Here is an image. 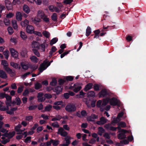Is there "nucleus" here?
Here are the masks:
<instances>
[{"instance_id": "bb28decb", "label": "nucleus", "mask_w": 146, "mask_h": 146, "mask_svg": "<svg viewBox=\"0 0 146 146\" xmlns=\"http://www.w3.org/2000/svg\"><path fill=\"white\" fill-rule=\"evenodd\" d=\"M3 54L4 55L5 58L7 60L9 56V52L7 50H6L3 52Z\"/></svg>"}, {"instance_id": "69168bd1", "label": "nucleus", "mask_w": 146, "mask_h": 146, "mask_svg": "<svg viewBox=\"0 0 146 146\" xmlns=\"http://www.w3.org/2000/svg\"><path fill=\"white\" fill-rule=\"evenodd\" d=\"M30 73H31L29 72H27L23 75L21 77L23 79H25L27 77V76H28Z\"/></svg>"}, {"instance_id": "c85d7f7f", "label": "nucleus", "mask_w": 146, "mask_h": 146, "mask_svg": "<svg viewBox=\"0 0 146 146\" xmlns=\"http://www.w3.org/2000/svg\"><path fill=\"white\" fill-rule=\"evenodd\" d=\"M30 59L32 62L35 63H37L38 61V59L34 56L30 57Z\"/></svg>"}, {"instance_id": "774afa93", "label": "nucleus", "mask_w": 146, "mask_h": 146, "mask_svg": "<svg viewBox=\"0 0 146 146\" xmlns=\"http://www.w3.org/2000/svg\"><path fill=\"white\" fill-rule=\"evenodd\" d=\"M31 137H27L25 140V143H29L31 141Z\"/></svg>"}, {"instance_id": "c03bdc74", "label": "nucleus", "mask_w": 146, "mask_h": 146, "mask_svg": "<svg viewBox=\"0 0 146 146\" xmlns=\"http://www.w3.org/2000/svg\"><path fill=\"white\" fill-rule=\"evenodd\" d=\"M42 34L46 38H48L50 36V33L46 31H43L42 32Z\"/></svg>"}, {"instance_id": "9b49d317", "label": "nucleus", "mask_w": 146, "mask_h": 146, "mask_svg": "<svg viewBox=\"0 0 146 146\" xmlns=\"http://www.w3.org/2000/svg\"><path fill=\"white\" fill-rule=\"evenodd\" d=\"M5 98L6 99V101L5 102V104L7 106L9 107V106H11V97L7 95H6Z\"/></svg>"}, {"instance_id": "473e14b6", "label": "nucleus", "mask_w": 146, "mask_h": 146, "mask_svg": "<svg viewBox=\"0 0 146 146\" xmlns=\"http://www.w3.org/2000/svg\"><path fill=\"white\" fill-rule=\"evenodd\" d=\"M7 30L8 31L9 35H11L14 33V31L11 27L9 26L7 28Z\"/></svg>"}, {"instance_id": "aec40b11", "label": "nucleus", "mask_w": 146, "mask_h": 146, "mask_svg": "<svg viewBox=\"0 0 146 146\" xmlns=\"http://www.w3.org/2000/svg\"><path fill=\"white\" fill-rule=\"evenodd\" d=\"M10 64L11 66L15 68L20 69L21 68L19 64L14 62H11Z\"/></svg>"}, {"instance_id": "79ce46f5", "label": "nucleus", "mask_w": 146, "mask_h": 146, "mask_svg": "<svg viewBox=\"0 0 146 146\" xmlns=\"http://www.w3.org/2000/svg\"><path fill=\"white\" fill-rule=\"evenodd\" d=\"M45 44H42L41 45L40 47H39V49H40V51L44 52L45 51Z\"/></svg>"}, {"instance_id": "7ed1b4c3", "label": "nucleus", "mask_w": 146, "mask_h": 146, "mask_svg": "<svg viewBox=\"0 0 146 146\" xmlns=\"http://www.w3.org/2000/svg\"><path fill=\"white\" fill-rule=\"evenodd\" d=\"M65 109L67 111L70 112L75 111L76 109L74 104L69 103L66 106Z\"/></svg>"}, {"instance_id": "bf43d9fd", "label": "nucleus", "mask_w": 146, "mask_h": 146, "mask_svg": "<svg viewBox=\"0 0 146 146\" xmlns=\"http://www.w3.org/2000/svg\"><path fill=\"white\" fill-rule=\"evenodd\" d=\"M120 143L122 144L126 145V144H128L129 143V142L127 140L125 139V140H123L122 141H120Z\"/></svg>"}, {"instance_id": "f257e3e1", "label": "nucleus", "mask_w": 146, "mask_h": 146, "mask_svg": "<svg viewBox=\"0 0 146 146\" xmlns=\"http://www.w3.org/2000/svg\"><path fill=\"white\" fill-rule=\"evenodd\" d=\"M109 103L111 106H115L117 104L118 101L115 97H113L111 98H106L104 99L103 100L102 106H105Z\"/></svg>"}, {"instance_id": "7c9ffc66", "label": "nucleus", "mask_w": 146, "mask_h": 146, "mask_svg": "<svg viewBox=\"0 0 146 146\" xmlns=\"http://www.w3.org/2000/svg\"><path fill=\"white\" fill-rule=\"evenodd\" d=\"M3 103L0 104V110L1 111H5L9 109V107H6L5 106H2Z\"/></svg>"}, {"instance_id": "13d9d810", "label": "nucleus", "mask_w": 146, "mask_h": 146, "mask_svg": "<svg viewBox=\"0 0 146 146\" xmlns=\"http://www.w3.org/2000/svg\"><path fill=\"white\" fill-rule=\"evenodd\" d=\"M73 139V137H71L70 136H67L66 137L64 138V139L65 141H67L68 142L70 143V140L71 139Z\"/></svg>"}, {"instance_id": "423d86ee", "label": "nucleus", "mask_w": 146, "mask_h": 146, "mask_svg": "<svg viewBox=\"0 0 146 146\" xmlns=\"http://www.w3.org/2000/svg\"><path fill=\"white\" fill-rule=\"evenodd\" d=\"M50 64H48V61L47 60L44 61L43 63L41 64L40 66L39 69L40 72H42L49 66Z\"/></svg>"}, {"instance_id": "864d4df0", "label": "nucleus", "mask_w": 146, "mask_h": 146, "mask_svg": "<svg viewBox=\"0 0 146 146\" xmlns=\"http://www.w3.org/2000/svg\"><path fill=\"white\" fill-rule=\"evenodd\" d=\"M51 125L53 127L56 128H58L59 127L58 123L57 122H55L51 124Z\"/></svg>"}, {"instance_id": "c756f323", "label": "nucleus", "mask_w": 146, "mask_h": 146, "mask_svg": "<svg viewBox=\"0 0 146 146\" xmlns=\"http://www.w3.org/2000/svg\"><path fill=\"white\" fill-rule=\"evenodd\" d=\"M62 90V88L61 87H56L54 90V91L57 94H58L61 92Z\"/></svg>"}, {"instance_id": "e2e57ef3", "label": "nucleus", "mask_w": 146, "mask_h": 146, "mask_svg": "<svg viewBox=\"0 0 146 146\" xmlns=\"http://www.w3.org/2000/svg\"><path fill=\"white\" fill-rule=\"evenodd\" d=\"M52 108V106L51 105H49L46 106L45 108V110L46 111H49Z\"/></svg>"}, {"instance_id": "5701e85b", "label": "nucleus", "mask_w": 146, "mask_h": 146, "mask_svg": "<svg viewBox=\"0 0 146 146\" xmlns=\"http://www.w3.org/2000/svg\"><path fill=\"white\" fill-rule=\"evenodd\" d=\"M98 118V117L97 116L93 114L91 116L88 117L87 118V119L89 121H93L94 119Z\"/></svg>"}, {"instance_id": "8fccbe9b", "label": "nucleus", "mask_w": 146, "mask_h": 146, "mask_svg": "<svg viewBox=\"0 0 146 146\" xmlns=\"http://www.w3.org/2000/svg\"><path fill=\"white\" fill-rule=\"evenodd\" d=\"M57 15L56 13H54L51 16V18L52 20L56 21L57 19Z\"/></svg>"}, {"instance_id": "e433bc0d", "label": "nucleus", "mask_w": 146, "mask_h": 146, "mask_svg": "<svg viewBox=\"0 0 146 146\" xmlns=\"http://www.w3.org/2000/svg\"><path fill=\"white\" fill-rule=\"evenodd\" d=\"M95 92L92 91H90L88 92V97H95Z\"/></svg>"}, {"instance_id": "603ef678", "label": "nucleus", "mask_w": 146, "mask_h": 146, "mask_svg": "<svg viewBox=\"0 0 146 146\" xmlns=\"http://www.w3.org/2000/svg\"><path fill=\"white\" fill-rule=\"evenodd\" d=\"M10 41L16 44L17 42V40L16 38L11 37L10 39Z\"/></svg>"}, {"instance_id": "de8ad7c7", "label": "nucleus", "mask_w": 146, "mask_h": 146, "mask_svg": "<svg viewBox=\"0 0 146 146\" xmlns=\"http://www.w3.org/2000/svg\"><path fill=\"white\" fill-rule=\"evenodd\" d=\"M57 83V81L55 78H53L52 80V81L50 83V84L52 86H55Z\"/></svg>"}, {"instance_id": "4d7b16f0", "label": "nucleus", "mask_w": 146, "mask_h": 146, "mask_svg": "<svg viewBox=\"0 0 146 146\" xmlns=\"http://www.w3.org/2000/svg\"><path fill=\"white\" fill-rule=\"evenodd\" d=\"M66 143H64L65 141H63V143L62 144H60L59 146H68L69 144H70L67 141H65Z\"/></svg>"}, {"instance_id": "37998d69", "label": "nucleus", "mask_w": 146, "mask_h": 146, "mask_svg": "<svg viewBox=\"0 0 146 146\" xmlns=\"http://www.w3.org/2000/svg\"><path fill=\"white\" fill-rule=\"evenodd\" d=\"M14 16V14L12 12H9L6 14V17L7 18H10Z\"/></svg>"}, {"instance_id": "338daca9", "label": "nucleus", "mask_w": 146, "mask_h": 146, "mask_svg": "<svg viewBox=\"0 0 146 146\" xmlns=\"http://www.w3.org/2000/svg\"><path fill=\"white\" fill-rule=\"evenodd\" d=\"M5 6L2 5H0V12L1 13L2 11L5 10Z\"/></svg>"}, {"instance_id": "cd10ccee", "label": "nucleus", "mask_w": 146, "mask_h": 146, "mask_svg": "<svg viewBox=\"0 0 146 146\" xmlns=\"http://www.w3.org/2000/svg\"><path fill=\"white\" fill-rule=\"evenodd\" d=\"M29 23V21L27 19L22 21L20 23V25L22 27H25Z\"/></svg>"}, {"instance_id": "f3484780", "label": "nucleus", "mask_w": 146, "mask_h": 146, "mask_svg": "<svg viewBox=\"0 0 146 146\" xmlns=\"http://www.w3.org/2000/svg\"><path fill=\"white\" fill-rule=\"evenodd\" d=\"M11 23L12 27L13 29L16 31L18 29V26L17 24V21L15 19H13L12 20Z\"/></svg>"}, {"instance_id": "2eb2a0df", "label": "nucleus", "mask_w": 146, "mask_h": 146, "mask_svg": "<svg viewBox=\"0 0 146 146\" xmlns=\"http://www.w3.org/2000/svg\"><path fill=\"white\" fill-rule=\"evenodd\" d=\"M37 97L38 98V100L40 102H42L45 100L44 96H43V94L41 92H40L38 94Z\"/></svg>"}, {"instance_id": "ddd939ff", "label": "nucleus", "mask_w": 146, "mask_h": 146, "mask_svg": "<svg viewBox=\"0 0 146 146\" xmlns=\"http://www.w3.org/2000/svg\"><path fill=\"white\" fill-rule=\"evenodd\" d=\"M34 27L31 25H29L26 27V31L29 33L32 34L34 32Z\"/></svg>"}, {"instance_id": "f03ea898", "label": "nucleus", "mask_w": 146, "mask_h": 146, "mask_svg": "<svg viewBox=\"0 0 146 146\" xmlns=\"http://www.w3.org/2000/svg\"><path fill=\"white\" fill-rule=\"evenodd\" d=\"M1 64L3 66V68L7 72L10 74H13L14 72L12 70L8 67V64L7 61L5 60H2Z\"/></svg>"}, {"instance_id": "f8f14e48", "label": "nucleus", "mask_w": 146, "mask_h": 146, "mask_svg": "<svg viewBox=\"0 0 146 146\" xmlns=\"http://www.w3.org/2000/svg\"><path fill=\"white\" fill-rule=\"evenodd\" d=\"M31 46L33 49H39V43L36 41H33L32 43Z\"/></svg>"}, {"instance_id": "0eeeda50", "label": "nucleus", "mask_w": 146, "mask_h": 146, "mask_svg": "<svg viewBox=\"0 0 146 146\" xmlns=\"http://www.w3.org/2000/svg\"><path fill=\"white\" fill-rule=\"evenodd\" d=\"M9 50L12 57L15 58H18L19 53L17 50L13 48H10Z\"/></svg>"}, {"instance_id": "4c0bfd02", "label": "nucleus", "mask_w": 146, "mask_h": 146, "mask_svg": "<svg viewBox=\"0 0 146 146\" xmlns=\"http://www.w3.org/2000/svg\"><path fill=\"white\" fill-rule=\"evenodd\" d=\"M58 39L56 38H54L51 40L50 42V44L51 45L55 43L58 41Z\"/></svg>"}, {"instance_id": "c9c22d12", "label": "nucleus", "mask_w": 146, "mask_h": 146, "mask_svg": "<svg viewBox=\"0 0 146 146\" xmlns=\"http://www.w3.org/2000/svg\"><path fill=\"white\" fill-rule=\"evenodd\" d=\"M17 109V107H15L12 108L10 110L7 111V113L9 114H12L13 113L14 111H15Z\"/></svg>"}, {"instance_id": "680f3d73", "label": "nucleus", "mask_w": 146, "mask_h": 146, "mask_svg": "<svg viewBox=\"0 0 146 146\" xmlns=\"http://www.w3.org/2000/svg\"><path fill=\"white\" fill-rule=\"evenodd\" d=\"M16 101V104L17 105H20L21 103L20 99L19 98H16L15 99Z\"/></svg>"}, {"instance_id": "a878e982", "label": "nucleus", "mask_w": 146, "mask_h": 146, "mask_svg": "<svg viewBox=\"0 0 146 146\" xmlns=\"http://www.w3.org/2000/svg\"><path fill=\"white\" fill-rule=\"evenodd\" d=\"M20 36L22 39L24 40H26L27 38V36L25 33L22 31L20 32Z\"/></svg>"}, {"instance_id": "6e6552de", "label": "nucleus", "mask_w": 146, "mask_h": 146, "mask_svg": "<svg viewBox=\"0 0 146 146\" xmlns=\"http://www.w3.org/2000/svg\"><path fill=\"white\" fill-rule=\"evenodd\" d=\"M121 133H119L118 135V138L120 139H122L126 137V136L125 134V133L128 132V131L125 130L123 129L121 131Z\"/></svg>"}, {"instance_id": "20e7f679", "label": "nucleus", "mask_w": 146, "mask_h": 146, "mask_svg": "<svg viewBox=\"0 0 146 146\" xmlns=\"http://www.w3.org/2000/svg\"><path fill=\"white\" fill-rule=\"evenodd\" d=\"M82 85V83H76L74 84L72 87L74 89V91L75 93H77L81 89Z\"/></svg>"}, {"instance_id": "f704fd0d", "label": "nucleus", "mask_w": 146, "mask_h": 146, "mask_svg": "<svg viewBox=\"0 0 146 146\" xmlns=\"http://www.w3.org/2000/svg\"><path fill=\"white\" fill-rule=\"evenodd\" d=\"M4 23L6 26H9L10 24V20L7 19H5L3 20Z\"/></svg>"}, {"instance_id": "a19ab883", "label": "nucleus", "mask_w": 146, "mask_h": 146, "mask_svg": "<svg viewBox=\"0 0 146 146\" xmlns=\"http://www.w3.org/2000/svg\"><path fill=\"white\" fill-rule=\"evenodd\" d=\"M91 32L90 28L89 27H88L86 30V35L88 36L90 34Z\"/></svg>"}, {"instance_id": "5fc2aeb1", "label": "nucleus", "mask_w": 146, "mask_h": 146, "mask_svg": "<svg viewBox=\"0 0 146 146\" xmlns=\"http://www.w3.org/2000/svg\"><path fill=\"white\" fill-rule=\"evenodd\" d=\"M15 132L13 131L9 133L8 135V136L10 138L12 137L15 134Z\"/></svg>"}, {"instance_id": "4468645a", "label": "nucleus", "mask_w": 146, "mask_h": 146, "mask_svg": "<svg viewBox=\"0 0 146 146\" xmlns=\"http://www.w3.org/2000/svg\"><path fill=\"white\" fill-rule=\"evenodd\" d=\"M15 17L18 21H21L22 19V15L20 11H17L16 13Z\"/></svg>"}, {"instance_id": "393cba45", "label": "nucleus", "mask_w": 146, "mask_h": 146, "mask_svg": "<svg viewBox=\"0 0 146 146\" xmlns=\"http://www.w3.org/2000/svg\"><path fill=\"white\" fill-rule=\"evenodd\" d=\"M21 65L23 69L24 70H27L29 68L28 64L24 62H21Z\"/></svg>"}, {"instance_id": "9d476101", "label": "nucleus", "mask_w": 146, "mask_h": 146, "mask_svg": "<svg viewBox=\"0 0 146 146\" xmlns=\"http://www.w3.org/2000/svg\"><path fill=\"white\" fill-rule=\"evenodd\" d=\"M38 17H35L31 19L32 21L37 26L39 27V23L41 21V19L38 18Z\"/></svg>"}, {"instance_id": "a211bd4d", "label": "nucleus", "mask_w": 146, "mask_h": 146, "mask_svg": "<svg viewBox=\"0 0 146 146\" xmlns=\"http://www.w3.org/2000/svg\"><path fill=\"white\" fill-rule=\"evenodd\" d=\"M23 10L25 13L27 14H29L31 11L29 7L26 4L24 5L23 6Z\"/></svg>"}, {"instance_id": "58836bf2", "label": "nucleus", "mask_w": 146, "mask_h": 146, "mask_svg": "<svg viewBox=\"0 0 146 146\" xmlns=\"http://www.w3.org/2000/svg\"><path fill=\"white\" fill-rule=\"evenodd\" d=\"M57 49L55 46H52L51 49V50L50 52V56H52V54Z\"/></svg>"}, {"instance_id": "4be33fe9", "label": "nucleus", "mask_w": 146, "mask_h": 146, "mask_svg": "<svg viewBox=\"0 0 146 146\" xmlns=\"http://www.w3.org/2000/svg\"><path fill=\"white\" fill-rule=\"evenodd\" d=\"M93 84L91 83H89L87 84L85 86L84 90L86 92L89 90L93 86Z\"/></svg>"}, {"instance_id": "b1692460", "label": "nucleus", "mask_w": 146, "mask_h": 146, "mask_svg": "<svg viewBox=\"0 0 146 146\" xmlns=\"http://www.w3.org/2000/svg\"><path fill=\"white\" fill-rule=\"evenodd\" d=\"M7 77L6 72L3 70H0V77L2 78H6Z\"/></svg>"}, {"instance_id": "72a5a7b5", "label": "nucleus", "mask_w": 146, "mask_h": 146, "mask_svg": "<svg viewBox=\"0 0 146 146\" xmlns=\"http://www.w3.org/2000/svg\"><path fill=\"white\" fill-rule=\"evenodd\" d=\"M40 18L46 22H48L49 20V19L48 17L47 16L44 14L42 16V17H41Z\"/></svg>"}, {"instance_id": "2f4dec72", "label": "nucleus", "mask_w": 146, "mask_h": 146, "mask_svg": "<svg viewBox=\"0 0 146 146\" xmlns=\"http://www.w3.org/2000/svg\"><path fill=\"white\" fill-rule=\"evenodd\" d=\"M104 132V130L103 128L102 127H99L98 128V134L101 136L102 135L103 133Z\"/></svg>"}, {"instance_id": "39448f33", "label": "nucleus", "mask_w": 146, "mask_h": 146, "mask_svg": "<svg viewBox=\"0 0 146 146\" xmlns=\"http://www.w3.org/2000/svg\"><path fill=\"white\" fill-rule=\"evenodd\" d=\"M4 3L6 8L8 11L13 10V4L9 0H4Z\"/></svg>"}, {"instance_id": "dca6fc26", "label": "nucleus", "mask_w": 146, "mask_h": 146, "mask_svg": "<svg viewBox=\"0 0 146 146\" xmlns=\"http://www.w3.org/2000/svg\"><path fill=\"white\" fill-rule=\"evenodd\" d=\"M107 95V92L105 89H103L99 93V97L100 98L104 97Z\"/></svg>"}, {"instance_id": "09e8293b", "label": "nucleus", "mask_w": 146, "mask_h": 146, "mask_svg": "<svg viewBox=\"0 0 146 146\" xmlns=\"http://www.w3.org/2000/svg\"><path fill=\"white\" fill-rule=\"evenodd\" d=\"M119 119L117 118V117H113L112 119V123H117L119 121Z\"/></svg>"}, {"instance_id": "052dcab7", "label": "nucleus", "mask_w": 146, "mask_h": 146, "mask_svg": "<svg viewBox=\"0 0 146 146\" xmlns=\"http://www.w3.org/2000/svg\"><path fill=\"white\" fill-rule=\"evenodd\" d=\"M21 54L23 57H25L27 56V52L26 51H22L21 52Z\"/></svg>"}, {"instance_id": "ea45409f", "label": "nucleus", "mask_w": 146, "mask_h": 146, "mask_svg": "<svg viewBox=\"0 0 146 146\" xmlns=\"http://www.w3.org/2000/svg\"><path fill=\"white\" fill-rule=\"evenodd\" d=\"M51 142H52L53 145L54 146L57 145L59 143V141L58 140H53L52 139H51Z\"/></svg>"}, {"instance_id": "0e129e2a", "label": "nucleus", "mask_w": 146, "mask_h": 146, "mask_svg": "<svg viewBox=\"0 0 146 146\" xmlns=\"http://www.w3.org/2000/svg\"><path fill=\"white\" fill-rule=\"evenodd\" d=\"M21 127V125L20 124H19L15 127V129L16 131H18L20 129Z\"/></svg>"}, {"instance_id": "49530a36", "label": "nucleus", "mask_w": 146, "mask_h": 146, "mask_svg": "<svg viewBox=\"0 0 146 146\" xmlns=\"http://www.w3.org/2000/svg\"><path fill=\"white\" fill-rule=\"evenodd\" d=\"M118 127H124L126 126V124L125 123L123 122H120L118 124Z\"/></svg>"}, {"instance_id": "412c9836", "label": "nucleus", "mask_w": 146, "mask_h": 146, "mask_svg": "<svg viewBox=\"0 0 146 146\" xmlns=\"http://www.w3.org/2000/svg\"><path fill=\"white\" fill-rule=\"evenodd\" d=\"M103 102L101 100H98L96 106L100 108V110L102 111L104 110V106H102Z\"/></svg>"}, {"instance_id": "6e6d98bb", "label": "nucleus", "mask_w": 146, "mask_h": 146, "mask_svg": "<svg viewBox=\"0 0 146 146\" xmlns=\"http://www.w3.org/2000/svg\"><path fill=\"white\" fill-rule=\"evenodd\" d=\"M44 13L41 10H39L38 12L37 17H42V16L44 15Z\"/></svg>"}, {"instance_id": "a18cd8bd", "label": "nucleus", "mask_w": 146, "mask_h": 146, "mask_svg": "<svg viewBox=\"0 0 146 146\" xmlns=\"http://www.w3.org/2000/svg\"><path fill=\"white\" fill-rule=\"evenodd\" d=\"M41 87L42 85L41 84L38 82L36 83L35 84V88L36 89L38 90L41 88Z\"/></svg>"}, {"instance_id": "3c124183", "label": "nucleus", "mask_w": 146, "mask_h": 146, "mask_svg": "<svg viewBox=\"0 0 146 146\" xmlns=\"http://www.w3.org/2000/svg\"><path fill=\"white\" fill-rule=\"evenodd\" d=\"M12 4L14 5L16 4L20 5L21 4V2L19 0H13Z\"/></svg>"}, {"instance_id": "1a4fd4ad", "label": "nucleus", "mask_w": 146, "mask_h": 146, "mask_svg": "<svg viewBox=\"0 0 146 146\" xmlns=\"http://www.w3.org/2000/svg\"><path fill=\"white\" fill-rule=\"evenodd\" d=\"M57 133L63 137H66L68 135V133L62 127H60L58 129Z\"/></svg>"}, {"instance_id": "6ab92c4d", "label": "nucleus", "mask_w": 146, "mask_h": 146, "mask_svg": "<svg viewBox=\"0 0 146 146\" xmlns=\"http://www.w3.org/2000/svg\"><path fill=\"white\" fill-rule=\"evenodd\" d=\"M107 120L104 117H102L100 119V121H98L97 122V123L99 125L104 124L106 123Z\"/></svg>"}]
</instances>
